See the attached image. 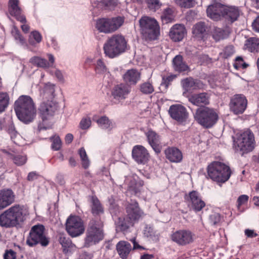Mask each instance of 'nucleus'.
<instances>
[{
	"label": "nucleus",
	"instance_id": "f257e3e1",
	"mask_svg": "<svg viewBox=\"0 0 259 259\" xmlns=\"http://www.w3.org/2000/svg\"><path fill=\"white\" fill-rule=\"evenodd\" d=\"M14 110L18 118L26 123L32 121L36 114L33 101L28 96H20L15 102Z\"/></svg>",
	"mask_w": 259,
	"mask_h": 259
},
{
	"label": "nucleus",
	"instance_id": "f03ea898",
	"mask_svg": "<svg viewBox=\"0 0 259 259\" xmlns=\"http://www.w3.org/2000/svg\"><path fill=\"white\" fill-rule=\"evenodd\" d=\"M26 213L23 206L15 205L0 215V225L6 228L15 227L24 221Z\"/></svg>",
	"mask_w": 259,
	"mask_h": 259
},
{
	"label": "nucleus",
	"instance_id": "7ed1b4c3",
	"mask_svg": "<svg viewBox=\"0 0 259 259\" xmlns=\"http://www.w3.org/2000/svg\"><path fill=\"white\" fill-rule=\"evenodd\" d=\"M104 238L103 225L100 220L92 219L88 224L84 238L83 246L90 247L98 244Z\"/></svg>",
	"mask_w": 259,
	"mask_h": 259
},
{
	"label": "nucleus",
	"instance_id": "20e7f679",
	"mask_svg": "<svg viewBox=\"0 0 259 259\" xmlns=\"http://www.w3.org/2000/svg\"><path fill=\"white\" fill-rule=\"evenodd\" d=\"M127 47V41L124 37L119 34L113 35L104 45L106 56L110 58H115L124 52Z\"/></svg>",
	"mask_w": 259,
	"mask_h": 259
},
{
	"label": "nucleus",
	"instance_id": "39448f33",
	"mask_svg": "<svg viewBox=\"0 0 259 259\" xmlns=\"http://www.w3.org/2000/svg\"><path fill=\"white\" fill-rule=\"evenodd\" d=\"M57 109V104L51 101L43 102L40 104L38 113L42 121L38 126L39 131L50 129L52 127L53 122L51 120Z\"/></svg>",
	"mask_w": 259,
	"mask_h": 259
},
{
	"label": "nucleus",
	"instance_id": "423d86ee",
	"mask_svg": "<svg viewBox=\"0 0 259 259\" xmlns=\"http://www.w3.org/2000/svg\"><path fill=\"white\" fill-rule=\"evenodd\" d=\"M194 117L200 125L206 128L212 127L219 119L218 114L215 110L208 107L197 108Z\"/></svg>",
	"mask_w": 259,
	"mask_h": 259
},
{
	"label": "nucleus",
	"instance_id": "0eeeda50",
	"mask_svg": "<svg viewBox=\"0 0 259 259\" xmlns=\"http://www.w3.org/2000/svg\"><path fill=\"white\" fill-rule=\"evenodd\" d=\"M208 176L213 181L219 183H225L230 177L231 171L228 165L219 162L213 161L207 168Z\"/></svg>",
	"mask_w": 259,
	"mask_h": 259
},
{
	"label": "nucleus",
	"instance_id": "6e6552de",
	"mask_svg": "<svg viewBox=\"0 0 259 259\" xmlns=\"http://www.w3.org/2000/svg\"><path fill=\"white\" fill-rule=\"evenodd\" d=\"M141 33L147 40H155L160 33L159 24L154 18L144 16L139 21Z\"/></svg>",
	"mask_w": 259,
	"mask_h": 259
},
{
	"label": "nucleus",
	"instance_id": "1a4fd4ad",
	"mask_svg": "<svg viewBox=\"0 0 259 259\" xmlns=\"http://www.w3.org/2000/svg\"><path fill=\"white\" fill-rule=\"evenodd\" d=\"M44 226L38 224L32 226L27 238L26 244L30 247H33L38 244L42 246H47L49 242V239L45 233Z\"/></svg>",
	"mask_w": 259,
	"mask_h": 259
},
{
	"label": "nucleus",
	"instance_id": "9d476101",
	"mask_svg": "<svg viewBox=\"0 0 259 259\" xmlns=\"http://www.w3.org/2000/svg\"><path fill=\"white\" fill-rule=\"evenodd\" d=\"M236 150L244 153L251 151L254 148L255 140L253 133L247 129L241 133L235 143Z\"/></svg>",
	"mask_w": 259,
	"mask_h": 259
},
{
	"label": "nucleus",
	"instance_id": "9b49d317",
	"mask_svg": "<svg viewBox=\"0 0 259 259\" xmlns=\"http://www.w3.org/2000/svg\"><path fill=\"white\" fill-rule=\"evenodd\" d=\"M123 22V17L120 16L112 18H101L97 21L96 28L100 32L111 33L118 29Z\"/></svg>",
	"mask_w": 259,
	"mask_h": 259
},
{
	"label": "nucleus",
	"instance_id": "f8f14e48",
	"mask_svg": "<svg viewBox=\"0 0 259 259\" xmlns=\"http://www.w3.org/2000/svg\"><path fill=\"white\" fill-rule=\"evenodd\" d=\"M66 230L72 237H78L84 232L83 221L79 217L70 215L66 220Z\"/></svg>",
	"mask_w": 259,
	"mask_h": 259
},
{
	"label": "nucleus",
	"instance_id": "ddd939ff",
	"mask_svg": "<svg viewBox=\"0 0 259 259\" xmlns=\"http://www.w3.org/2000/svg\"><path fill=\"white\" fill-rule=\"evenodd\" d=\"M247 100L243 94H236L231 99L229 103L230 109L236 115L241 114L246 110Z\"/></svg>",
	"mask_w": 259,
	"mask_h": 259
},
{
	"label": "nucleus",
	"instance_id": "4468645a",
	"mask_svg": "<svg viewBox=\"0 0 259 259\" xmlns=\"http://www.w3.org/2000/svg\"><path fill=\"white\" fill-rule=\"evenodd\" d=\"M193 234L189 230H180L174 232L171 235V240L180 245H186L193 240Z\"/></svg>",
	"mask_w": 259,
	"mask_h": 259
},
{
	"label": "nucleus",
	"instance_id": "2eb2a0df",
	"mask_svg": "<svg viewBox=\"0 0 259 259\" xmlns=\"http://www.w3.org/2000/svg\"><path fill=\"white\" fill-rule=\"evenodd\" d=\"M211 94L208 92L193 94L187 97L188 101L193 105L200 107H206L210 104Z\"/></svg>",
	"mask_w": 259,
	"mask_h": 259
},
{
	"label": "nucleus",
	"instance_id": "dca6fc26",
	"mask_svg": "<svg viewBox=\"0 0 259 259\" xmlns=\"http://www.w3.org/2000/svg\"><path fill=\"white\" fill-rule=\"evenodd\" d=\"M168 113L172 119L179 122L185 121L188 115L186 108L179 104L170 106Z\"/></svg>",
	"mask_w": 259,
	"mask_h": 259
},
{
	"label": "nucleus",
	"instance_id": "f3484780",
	"mask_svg": "<svg viewBox=\"0 0 259 259\" xmlns=\"http://www.w3.org/2000/svg\"><path fill=\"white\" fill-rule=\"evenodd\" d=\"M132 157L138 164H145L149 159V153L142 145H136L132 150Z\"/></svg>",
	"mask_w": 259,
	"mask_h": 259
},
{
	"label": "nucleus",
	"instance_id": "a211bd4d",
	"mask_svg": "<svg viewBox=\"0 0 259 259\" xmlns=\"http://www.w3.org/2000/svg\"><path fill=\"white\" fill-rule=\"evenodd\" d=\"M185 199L195 211H200L205 206V203L200 198L199 193L196 191H192L189 193V195H186Z\"/></svg>",
	"mask_w": 259,
	"mask_h": 259
},
{
	"label": "nucleus",
	"instance_id": "6ab92c4d",
	"mask_svg": "<svg viewBox=\"0 0 259 259\" xmlns=\"http://www.w3.org/2000/svg\"><path fill=\"white\" fill-rule=\"evenodd\" d=\"M127 217L134 223H137L143 214V212L139 207L138 203L135 200H131L126 206Z\"/></svg>",
	"mask_w": 259,
	"mask_h": 259
},
{
	"label": "nucleus",
	"instance_id": "aec40b11",
	"mask_svg": "<svg viewBox=\"0 0 259 259\" xmlns=\"http://www.w3.org/2000/svg\"><path fill=\"white\" fill-rule=\"evenodd\" d=\"M145 135L149 144L151 146L155 152L156 154L160 153L162 149L160 136L151 130L146 132Z\"/></svg>",
	"mask_w": 259,
	"mask_h": 259
},
{
	"label": "nucleus",
	"instance_id": "412c9836",
	"mask_svg": "<svg viewBox=\"0 0 259 259\" xmlns=\"http://www.w3.org/2000/svg\"><path fill=\"white\" fill-rule=\"evenodd\" d=\"M19 0H9L8 10L10 15L21 23L26 22L25 16L22 14V10L19 6Z\"/></svg>",
	"mask_w": 259,
	"mask_h": 259
},
{
	"label": "nucleus",
	"instance_id": "4be33fe9",
	"mask_svg": "<svg viewBox=\"0 0 259 259\" xmlns=\"http://www.w3.org/2000/svg\"><path fill=\"white\" fill-rule=\"evenodd\" d=\"M223 17L228 23L232 24L237 20L240 14V10L238 7L235 6H224Z\"/></svg>",
	"mask_w": 259,
	"mask_h": 259
},
{
	"label": "nucleus",
	"instance_id": "5701e85b",
	"mask_svg": "<svg viewBox=\"0 0 259 259\" xmlns=\"http://www.w3.org/2000/svg\"><path fill=\"white\" fill-rule=\"evenodd\" d=\"M181 84L185 92H192L193 91L202 89L204 87L203 82L198 79L192 77H187L181 80Z\"/></svg>",
	"mask_w": 259,
	"mask_h": 259
},
{
	"label": "nucleus",
	"instance_id": "b1692460",
	"mask_svg": "<svg viewBox=\"0 0 259 259\" xmlns=\"http://www.w3.org/2000/svg\"><path fill=\"white\" fill-rule=\"evenodd\" d=\"M124 83L131 88L135 85L141 79L140 72L136 69H131L126 70L122 75Z\"/></svg>",
	"mask_w": 259,
	"mask_h": 259
},
{
	"label": "nucleus",
	"instance_id": "393cba45",
	"mask_svg": "<svg viewBox=\"0 0 259 259\" xmlns=\"http://www.w3.org/2000/svg\"><path fill=\"white\" fill-rule=\"evenodd\" d=\"M131 91V87L124 83H121L113 88L111 94L115 99L120 101L126 99Z\"/></svg>",
	"mask_w": 259,
	"mask_h": 259
},
{
	"label": "nucleus",
	"instance_id": "a878e982",
	"mask_svg": "<svg viewBox=\"0 0 259 259\" xmlns=\"http://www.w3.org/2000/svg\"><path fill=\"white\" fill-rule=\"evenodd\" d=\"M15 201V195L12 190H0V210L7 207Z\"/></svg>",
	"mask_w": 259,
	"mask_h": 259
},
{
	"label": "nucleus",
	"instance_id": "bb28decb",
	"mask_svg": "<svg viewBox=\"0 0 259 259\" xmlns=\"http://www.w3.org/2000/svg\"><path fill=\"white\" fill-rule=\"evenodd\" d=\"M224 5L220 3H215L209 5L207 10V16L211 19L218 21L223 17V10Z\"/></svg>",
	"mask_w": 259,
	"mask_h": 259
},
{
	"label": "nucleus",
	"instance_id": "cd10ccee",
	"mask_svg": "<svg viewBox=\"0 0 259 259\" xmlns=\"http://www.w3.org/2000/svg\"><path fill=\"white\" fill-rule=\"evenodd\" d=\"M186 34L185 26L182 24H175L170 29L169 35L174 41H181Z\"/></svg>",
	"mask_w": 259,
	"mask_h": 259
},
{
	"label": "nucleus",
	"instance_id": "c85d7f7f",
	"mask_svg": "<svg viewBox=\"0 0 259 259\" xmlns=\"http://www.w3.org/2000/svg\"><path fill=\"white\" fill-rule=\"evenodd\" d=\"M164 153L166 158L171 162H179L182 160V153L176 147H168L165 150Z\"/></svg>",
	"mask_w": 259,
	"mask_h": 259
},
{
	"label": "nucleus",
	"instance_id": "c756f323",
	"mask_svg": "<svg viewBox=\"0 0 259 259\" xmlns=\"http://www.w3.org/2000/svg\"><path fill=\"white\" fill-rule=\"evenodd\" d=\"M117 251L122 259H126L132 250L131 244L125 241H120L116 246Z\"/></svg>",
	"mask_w": 259,
	"mask_h": 259
},
{
	"label": "nucleus",
	"instance_id": "7c9ffc66",
	"mask_svg": "<svg viewBox=\"0 0 259 259\" xmlns=\"http://www.w3.org/2000/svg\"><path fill=\"white\" fill-rule=\"evenodd\" d=\"M172 65L174 70L179 72L186 71L189 69L188 66L183 61V56L181 55H176L173 58Z\"/></svg>",
	"mask_w": 259,
	"mask_h": 259
},
{
	"label": "nucleus",
	"instance_id": "2f4dec72",
	"mask_svg": "<svg viewBox=\"0 0 259 259\" xmlns=\"http://www.w3.org/2000/svg\"><path fill=\"white\" fill-rule=\"evenodd\" d=\"M90 204L91 212L94 215H100L104 213V208L96 196L90 197Z\"/></svg>",
	"mask_w": 259,
	"mask_h": 259
},
{
	"label": "nucleus",
	"instance_id": "473e14b6",
	"mask_svg": "<svg viewBox=\"0 0 259 259\" xmlns=\"http://www.w3.org/2000/svg\"><path fill=\"white\" fill-rule=\"evenodd\" d=\"M59 242L62 246L63 253L66 254L71 253L76 248L75 245L68 237L60 236Z\"/></svg>",
	"mask_w": 259,
	"mask_h": 259
},
{
	"label": "nucleus",
	"instance_id": "72a5a7b5",
	"mask_svg": "<svg viewBox=\"0 0 259 259\" xmlns=\"http://www.w3.org/2000/svg\"><path fill=\"white\" fill-rule=\"evenodd\" d=\"M244 49L253 53L258 52L259 39L256 37H250L247 39L244 44Z\"/></svg>",
	"mask_w": 259,
	"mask_h": 259
},
{
	"label": "nucleus",
	"instance_id": "f704fd0d",
	"mask_svg": "<svg viewBox=\"0 0 259 259\" xmlns=\"http://www.w3.org/2000/svg\"><path fill=\"white\" fill-rule=\"evenodd\" d=\"M97 123L102 128L109 131H111L114 127V123L106 116L100 117L97 120Z\"/></svg>",
	"mask_w": 259,
	"mask_h": 259
},
{
	"label": "nucleus",
	"instance_id": "c9c22d12",
	"mask_svg": "<svg viewBox=\"0 0 259 259\" xmlns=\"http://www.w3.org/2000/svg\"><path fill=\"white\" fill-rule=\"evenodd\" d=\"M117 4V0H102L101 2H98L95 6L105 10H112L116 7Z\"/></svg>",
	"mask_w": 259,
	"mask_h": 259
},
{
	"label": "nucleus",
	"instance_id": "e433bc0d",
	"mask_svg": "<svg viewBox=\"0 0 259 259\" xmlns=\"http://www.w3.org/2000/svg\"><path fill=\"white\" fill-rule=\"evenodd\" d=\"M207 27L204 22L196 23L193 27V33L196 36L202 37L205 34Z\"/></svg>",
	"mask_w": 259,
	"mask_h": 259
},
{
	"label": "nucleus",
	"instance_id": "4c0bfd02",
	"mask_svg": "<svg viewBox=\"0 0 259 259\" xmlns=\"http://www.w3.org/2000/svg\"><path fill=\"white\" fill-rule=\"evenodd\" d=\"M228 35V32L223 29L215 28L213 32L212 37L216 41H219L227 38Z\"/></svg>",
	"mask_w": 259,
	"mask_h": 259
},
{
	"label": "nucleus",
	"instance_id": "58836bf2",
	"mask_svg": "<svg viewBox=\"0 0 259 259\" xmlns=\"http://www.w3.org/2000/svg\"><path fill=\"white\" fill-rule=\"evenodd\" d=\"M55 85L50 82L46 83L44 87V94L46 97L52 99L55 96Z\"/></svg>",
	"mask_w": 259,
	"mask_h": 259
},
{
	"label": "nucleus",
	"instance_id": "ea45409f",
	"mask_svg": "<svg viewBox=\"0 0 259 259\" xmlns=\"http://www.w3.org/2000/svg\"><path fill=\"white\" fill-rule=\"evenodd\" d=\"M9 96L7 93L0 92V113L4 111L9 103Z\"/></svg>",
	"mask_w": 259,
	"mask_h": 259
},
{
	"label": "nucleus",
	"instance_id": "a19ab883",
	"mask_svg": "<svg viewBox=\"0 0 259 259\" xmlns=\"http://www.w3.org/2000/svg\"><path fill=\"white\" fill-rule=\"evenodd\" d=\"M30 62L33 65L42 68H48V62L45 59L39 57H33L30 59Z\"/></svg>",
	"mask_w": 259,
	"mask_h": 259
},
{
	"label": "nucleus",
	"instance_id": "79ce46f5",
	"mask_svg": "<svg viewBox=\"0 0 259 259\" xmlns=\"http://www.w3.org/2000/svg\"><path fill=\"white\" fill-rule=\"evenodd\" d=\"M161 18L163 23H168L171 22L174 19L172 9L169 8L165 9L161 16Z\"/></svg>",
	"mask_w": 259,
	"mask_h": 259
},
{
	"label": "nucleus",
	"instance_id": "37998d69",
	"mask_svg": "<svg viewBox=\"0 0 259 259\" xmlns=\"http://www.w3.org/2000/svg\"><path fill=\"white\" fill-rule=\"evenodd\" d=\"M42 36L40 33L37 31H33L30 33L28 39L29 44L35 45V44H38L41 42Z\"/></svg>",
	"mask_w": 259,
	"mask_h": 259
},
{
	"label": "nucleus",
	"instance_id": "c03bdc74",
	"mask_svg": "<svg viewBox=\"0 0 259 259\" xmlns=\"http://www.w3.org/2000/svg\"><path fill=\"white\" fill-rule=\"evenodd\" d=\"M10 158L18 166L23 165L27 161V158L25 155L11 154Z\"/></svg>",
	"mask_w": 259,
	"mask_h": 259
},
{
	"label": "nucleus",
	"instance_id": "a18cd8bd",
	"mask_svg": "<svg viewBox=\"0 0 259 259\" xmlns=\"http://www.w3.org/2000/svg\"><path fill=\"white\" fill-rule=\"evenodd\" d=\"M119 220H120V218ZM134 224L135 223L126 216L123 220H120L119 227L121 231H125L127 230L130 227L133 226Z\"/></svg>",
	"mask_w": 259,
	"mask_h": 259
},
{
	"label": "nucleus",
	"instance_id": "49530a36",
	"mask_svg": "<svg viewBox=\"0 0 259 259\" xmlns=\"http://www.w3.org/2000/svg\"><path fill=\"white\" fill-rule=\"evenodd\" d=\"M80 159L82 161V165L84 168L87 169L90 165V161L84 148H81L78 151Z\"/></svg>",
	"mask_w": 259,
	"mask_h": 259
},
{
	"label": "nucleus",
	"instance_id": "de8ad7c7",
	"mask_svg": "<svg viewBox=\"0 0 259 259\" xmlns=\"http://www.w3.org/2000/svg\"><path fill=\"white\" fill-rule=\"evenodd\" d=\"M176 4L184 8H190L194 7L196 4V0H174Z\"/></svg>",
	"mask_w": 259,
	"mask_h": 259
},
{
	"label": "nucleus",
	"instance_id": "09e8293b",
	"mask_svg": "<svg viewBox=\"0 0 259 259\" xmlns=\"http://www.w3.org/2000/svg\"><path fill=\"white\" fill-rule=\"evenodd\" d=\"M140 90L143 94L147 95L152 94L154 89L151 83L146 82L140 84Z\"/></svg>",
	"mask_w": 259,
	"mask_h": 259
},
{
	"label": "nucleus",
	"instance_id": "8fccbe9b",
	"mask_svg": "<svg viewBox=\"0 0 259 259\" xmlns=\"http://www.w3.org/2000/svg\"><path fill=\"white\" fill-rule=\"evenodd\" d=\"M50 140L52 142V148L55 151L60 149L62 145V142L58 136H54L50 138Z\"/></svg>",
	"mask_w": 259,
	"mask_h": 259
},
{
	"label": "nucleus",
	"instance_id": "3c124183",
	"mask_svg": "<svg viewBox=\"0 0 259 259\" xmlns=\"http://www.w3.org/2000/svg\"><path fill=\"white\" fill-rule=\"evenodd\" d=\"M146 2L148 8L154 11L158 9L161 5L159 0H146Z\"/></svg>",
	"mask_w": 259,
	"mask_h": 259
},
{
	"label": "nucleus",
	"instance_id": "603ef678",
	"mask_svg": "<svg viewBox=\"0 0 259 259\" xmlns=\"http://www.w3.org/2000/svg\"><path fill=\"white\" fill-rule=\"evenodd\" d=\"M12 34L15 40L18 41L21 44L23 45L25 43V40L17 28L14 27L12 30Z\"/></svg>",
	"mask_w": 259,
	"mask_h": 259
},
{
	"label": "nucleus",
	"instance_id": "864d4df0",
	"mask_svg": "<svg viewBox=\"0 0 259 259\" xmlns=\"http://www.w3.org/2000/svg\"><path fill=\"white\" fill-rule=\"evenodd\" d=\"M235 53L234 47L232 45L226 46L223 50V52L221 53L223 57L228 58L231 56Z\"/></svg>",
	"mask_w": 259,
	"mask_h": 259
},
{
	"label": "nucleus",
	"instance_id": "5fc2aeb1",
	"mask_svg": "<svg viewBox=\"0 0 259 259\" xmlns=\"http://www.w3.org/2000/svg\"><path fill=\"white\" fill-rule=\"evenodd\" d=\"M96 73L102 74L107 71L106 67L101 59H98L95 68Z\"/></svg>",
	"mask_w": 259,
	"mask_h": 259
},
{
	"label": "nucleus",
	"instance_id": "6e6d98bb",
	"mask_svg": "<svg viewBox=\"0 0 259 259\" xmlns=\"http://www.w3.org/2000/svg\"><path fill=\"white\" fill-rule=\"evenodd\" d=\"M209 221L212 225L218 224L221 221L220 215L217 213L211 214L209 217Z\"/></svg>",
	"mask_w": 259,
	"mask_h": 259
},
{
	"label": "nucleus",
	"instance_id": "4d7b16f0",
	"mask_svg": "<svg viewBox=\"0 0 259 259\" xmlns=\"http://www.w3.org/2000/svg\"><path fill=\"white\" fill-rule=\"evenodd\" d=\"M175 77L176 75H170L166 77H163L161 85H164L166 88H167Z\"/></svg>",
	"mask_w": 259,
	"mask_h": 259
},
{
	"label": "nucleus",
	"instance_id": "13d9d810",
	"mask_svg": "<svg viewBox=\"0 0 259 259\" xmlns=\"http://www.w3.org/2000/svg\"><path fill=\"white\" fill-rule=\"evenodd\" d=\"M4 259H19L16 256V253L12 249L6 250L4 254Z\"/></svg>",
	"mask_w": 259,
	"mask_h": 259
},
{
	"label": "nucleus",
	"instance_id": "bf43d9fd",
	"mask_svg": "<svg viewBox=\"0 0 259 259\" xmlns=\"http://www.w3.org/2000/svg\"><path fill=\"white\" fill-rule=\"evenodd\" d=\"M91 124V120L89 118H84L80 122V127L82 130H86L90 127Z\"/></svg>",
	"mask_w": 259,
	"mask_h": 259
},
{
	"label": "nucleus",
	"instance_id": "052dcab7",
	"mask_svg": "<svg viewBox=\"0 0 259 259\" xmlns=\"http://www.w3.org/2000/svg\"><path fill=\"white\" fill-rule=\"evenodd\" d=\"M7 131L12 139L15 138L18 134L13 123H11L9 125Z\"/></svg>",
	"mask_w": 259,
	"mask_h": 259
},
{
	"label": "nucleus",
	"instance_id": "680f3d73",
	"mask_svg": "<svg viewBox=\"0 0 259 259\" xmlns=\"http://www.w3.org/2000/svg\"><path fill=\"white\" fill-rule=\"evenodd\" d=\"M131 184L128 186V190L133 192L135 194H137L140 192V190L137 187V185L135 184V181H131Z\"/></svg>",
	"mask_w": 259,
	"mask_h": 259
},
{
	"label": "nucleus",
	"instance_id": "e2e57ef3",
	"mask_svg": "<svg viewBox=\"0 0 259 259\" xmlns=\"http://www.w3.org/2000/svg\"><path fill=\"white\" fill-rule=\"evenodd\" d=\"M248 196L246 195H242L240 196L237 199L238 206H241L243 204L245 203L248 200Z\"/></svg>",
	"mask_w": 259,
	"mask_h": 259
},
{
	"label": "nucleus",
	"instance_id": "0e129e2a",
	"mask_svg": "<svg viewBox=\"0 0 259 259\" xmlns=\"http://www.w3.org/2000/svg\"><path fill=\"white\" fill-rule=\"evenodd\" d=\"M38 174L35 171H32L28 174L27 180L29 181H32L34 180H36L38 178Z\"/></svg>",
	"mask_w": 259,
	"mask_h": 259
},
{
	"label": "nucleus",
	"instance_id": "69168bd1",
	"mask_svg": "<svg viewBox=\"0 0 259 259\" xmlns=\"http://www.w3.org/2000/svg\"><path fill=\"white\" fill-rule=\"evenodd\" d=\"M252 27L255 31L259 32V15L253 21Z\"/></svg>",
	"mask_w": 259,
	"mask_h": 259
},
{
	"label": "nucleus",
	"instance_id": "338daca9",
	"mask_svg": "<svg viewBox=\"0 0 259 259\" xmlns=\"http://www.w3.org/2000/svg\"><path fill=\"white\" fill-rule=\"evenodd\" d=\"M245 234L249 238H253L256 237L257 235L254 232L253 230L246 229L245 230Z\"/></svg>",
	"mask_w": 259,
	"mask_h": 259
},
{
	"label": "nucleus",
	"instance_id": "774afa93",
	"mask_svg": "<svg viewBox=\"0 0 259 259\" xmlns=\"http://www.w3.org/2000/svg\"><path fill=\"white\" fill-rule=\"evenodd\" d=\"M48 59H49V62H48V64H49L48 68H49L53 65L54 61H55V58H54V57L53 56V55L51 54H48Z\"/></svg>",
	"mask_w": 259,
	"mask_h": 259
}]
</instances>
